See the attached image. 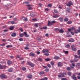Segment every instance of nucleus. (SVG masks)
<instances>
[{"label":"nucleus","instance_id":"nucleus-28","mask_svg":"<svg viewBox=\"0 0 80 80\" xmlns=\"http://www.w3.org/2000/svg\"><path fill=\"white\" fill-rule=\"evenodd\" d=\"M31 17H34V12H31L30 13Z\"/></svg>","mask_w":80,"mask_h":80},{"label":"nucleus","instance_id":"nucleus-53","mask_svg":"<svg viewBox=\"0 0 80 80\" xmlns=\"http://www.w3.org/2000/svg\"><path fill=\"white\" fill-rule=\"evenodd\" d=\"M71 63H72V62H75L74 59V60H71Z\"/></svg>","mask_w":80,"mask_h":80},{"label":"nucleus","instance_id":"nucleus-20","mask_svg":"<svg viewBox=\"0 0 80 80\" xmlns=\"http://www.w3.org/2000/svg\"><path fill=\"white\" fill-rule=\"evenodd\" d=\"M61 66H62V64L60 62H59L58 63V67H61Z\"/></svg>","mask_w":80,"mask_h":80},{"label":"nucleus","instance_id":"nucleus-4","mask_svg":"<svg viewBox=\"0 0 80 80\" xmlns=\"http://www.w3.org/2000/svg\"><path fill=\"white\" fill-rule=\"evenodd\" d=\"M42 52L43 53H48L49 52V51L48 49H43Z\"/></svg>","mask_w":80,"mask_h":80},{"label":"nucleus","instance_id":"nucleus-31","mask_svg":"<svg viewBox=\"0 0 80 80\" xmlns=\"http://www.w3.org/2000/svg\"><path fill=\"white\" fill-rule=\"evenodd\" d=\"M30 66H31V67H34V66H35V64H34L33 63H31Z\"/></svg>","mask_w":80,"mask_h":80},{"label":"nucleus","instance_id":"nucleus-39","mask_svg":"<svg viewBox=\"0 0 80 80\" xmlns=\"http://www.w3.org/2000/svg\"><path fill=\"white\" fill-rule=\"evenodd\" d=\"M29 3V2L27 1H25L24 2V3H25V4H28Z\"/></svg>","mask_w":80,"mask_h":80},{"label":"nucleus","instance_id":"nucleus-3","mask_svg":"<svg viewBox=\"0 0 80 80\" xmlns=\"http://www.w3.org/2000/svg\"><path fill=\"white\" fill-rule=\"evenodd\" d=\"M66 5L68 7H70L71 5H73V3H72V2L70 1L68 2V4H66Z\"/></svg>","mask_w":80,"mask_h":80},{"label":"nucleus","instance_id":"nucleus-21","mask_svg":"<svg viewBox=\"0 0 80 80\" xmlns=\"http://www.w3.org/2000/svg\"><path fill=\"white\" fill-rule=\"evenodd\" d=\"M28 78H32V75L31 74H29L28 76Z\"/></svg>","mask_w":80,"mask_h":80},{"label":"nucleus","instance_id":"nucleus-8","mask_svg":"<svg viewBox=\"0 0 80 80\" xmlns=\"http://www.w3.org/2000/svg\"><path fill=\"white\" fill-rule=\"evenodd\" d=\"M80 33V28H79V30H76L75 31V33Z\"/></svg>","mask_w":80,"mask_h":80},{"label":"nucleus","instance_id":"nucleus-55","mask_svg":"<svg viewBox=\"0 0 80 80\" xmlns=\"http://www.w3.org/2000/svg\"><path fill=\"white\" fill-rule=\"evenodd\" d=\"M27 64H28V65H30L31 64V63H30V62H28Z\"/></svg>","mask_w":80,"mask_h":80},{"label":"nucleus","instance_id":"nucleus-62","mask_svg":"<svg viewBox=\"0 0 80 80\" xmlns=\"http://www.w3.org/2000/svg\"><path fill=\"white\" fill-rule=\"evenodd\" d=\"M75 28H74V27H72V28H71V30H73Z\"/></svg>","mask_w":80,"mask_h":80},{"label":"nucleus","instance_id":"nucleus-9","mask_svg":"<svg viewBox=\"0 0 80 80\" xmlns=\"http://www.w3.org/2000/svg\"><path fill=\"white\" fill-rule=\"evenodd\" d=\"M76 67L77 68H80V63L78 62L77 63Z\"/></svg>","mask_w":80,"mask_h":80},{"label":"nucleus","instance_id":"nucleus-54","mask_svg":"<svg viewBox=\"0 0 80 80\" xmlns=\"http://www.w3.org/2000/svg\"><path fill=\"white\" fill-rule=\"evenodd\" d=\"M23 58H19L20 60H23Z\"/></svg>","mask_w":80,"mask_h":80},{"label":"nucleus","instance_id":"nucleus-63","mask_svg":"<svg viewBox=\"0 0 80 80\" xmlns=\"http://www.w3.org/2000/svg\"><path fill=\"white\" fill-rule=\"evenodd\" d=\"M19 41H23V38H21L19 39Z\"/></svg>","mask_w":80,"mask_h":80},{"label":"nucleus","instance_id":"nucleus-58","mask_svg":"<svg viewBox=\"0 0 80 80\" xmlns=\"http://www.w3.org/2000/svg\"><path fill=\"white\" fill-rule=\"evenodd\" d=\"M5 45V43H3L2 44H0V46H4V45Z\"/></svg>","mask_w":80,"mask_h":80},{"label":"nucleus","instance_id":"nucleus-33","mask_svg":"<svg viewBox=\"0 0 80 80\" xmlns=\"http://www.w3.org/2000/svg\"><path fill=\"white\" fill-rule=\"evenodd\" d=\"M74 56L75 58H79V56H77V55H75Z\"/></svg>","mask_w":80,"mask_h":80},{"label":"nucleus","instance_id":"nucleus-13","mask_svg":"<svg viewBox=\"0 0 80 80\" xmlns=\"http://www.w3.org/2000/svg\"><path fill=\"white\" fill-rule=\"evenodd\" d=\"M16 33H15V32L11 34V36H12V37H16Z\"/></svg>","mask_w":80,"mask_h":80},{"label":"nucleus","instance_id":"nucleus-42","mask_svg":"<svg viewBox=\"0 0 80 80\" xmlns=\"http://www.w3.org/2000/svg\"><path fill=\"white\" fill-rule=\"evenodd\" d=\"M20 37H23V34L22 33L19 35Z\"/></svg>","mask_w":80,"mask_h":80},{"label":"nucleus","instance_id":"nucleus-24","mask_svg":"<svg viewBox=\"0 0 80 80\" xmlns=\"http://www.w3.org/2000/svg\"><path fill=\"white\" fill-rule=\"evenodd\" d=\"M6 48H12V46L11 45H8L6 46Z\"/></svg>","mask_w":80,"mask_h":80},{"label":"nucleus","instance_id":"nucleus-57","mask_svg":"<svg viewBox=\"0 0 80 80\" xmlns=\"http://www.w3.org/2000/svg\"><path fill=\"white\" fill-rule=\"evenodd\" d=\"M62 80H67V78H61Z\"/></svg>","mask_w":80,"mask_h":80},{"label":"nucleus","instance_id":"nucleus-16","mask_svg":"<svg viewBox=\"0 0 80 80\" xmlns=\"http://www.w3.org/2000/svg\"><path fill=\"white\" fill-rule=\"evenodd\" d=\"M13 70V69L10 68L8 70V71L9 72H12Z\"/></svg>","mask_w":80,"mask_h":80},{"label":"nucleus","instance_id":"nucleus-11","mask_svg":"<svg viewBox=\"0 0 80 80\" xmlns=\"http://www.w3.org/2000/svg\"><path fill=\"white\" fill-rule=\"evenodd\" d=\"M71 77H72L73 79L74 80H77V77L75 75H73L72 76H71Z\"/></svg>","mask_w":80,"mask_h":80},{"label":"nucleus","instance_id":"nucleus-51","mask_svg":"<svg viewBox=\"0 0 80 80\" xmlns=\"http://www.w3.org/2000/svg\"><path fill=\"white\" fill-rule=\"evenodd\" d=\"M2 42H6V39H2Z\"/></svg>","mask_w":80,"mask_h":80},{"label":"nucleus","instance_id":"nucleus-10","mask_svg":"<svg viewBox=\"0 0 80 80\" xmlns=\"http://www.w3.org/2000/svg\"><path fill=\"white\" fill-rule=\"evenodd\" d=\"M54 59H55V60H58V59H60V57L55 56L54 57Z\"/></svg>","mask_w":80,"mask_h":80},{"label":"nucleus","instance_id":"nucleus-14","mask_svg":"<svg viewBox=\"0 0 80 80\" xmlns=\"http://www.w3.org/2000/svg\"><path fill=\"white\" fill-rule=\"evenodd\" d=\"M7 63L8 65H11L12 63V62L11 61H8L7 62Z\"/></svg>","mask_w":80,"mask_h":80},{"label":"nucleus","instance_id":"nucleus-48","mask_svg":"<svg viewBox=\"0 0 80 80\" xmlns=\"http://www.w3.org/2000/svg\"><path fill=\"white\" fill-rule=\"evenodd\" d=\"M24 49H25V50H28V49H29V48L27 47H26L24 48Z\"/></svg>","mask_w":80,"mask_h":80},{"label":"nucleus","instance_id":"nucleus-43","mask_svg":"<svg viewBox=\"0 0 80 80\" xmlns=\"http://www.w3.org/2000/svg\"><path fill=\"white\" fill-rule=\"evenodd\" d=\"M11 23L12 24H14L15 23V22L14 21H12L11 22Z\"/></svg>","mask_w":80,"mask_h":80},{"label":"nucleus","instance_id":"nucleus-40","mask_svg":"<svg viewBox=\"0 0 80 80\" xmlns=\"http://www.w3.org/2000/svg\"><path fill=\"white\" fill-rule=\"evenodd\" d=\"M64 20L65 22H67L68 20V18H65L64 19Z\"/></svg>","mask_w":80,"mask_h":80},{"label":"nucleus","instance_id":"nucleus-61","mask_svg":"<svg viewBox=\"0 0 80 80\" xmlns=\"http://www.w3.org/2000/svg\"><path fill=\"white\" fill-rule=\"evenodd\" d=\"M67 37H71L72 36L71 35H67Z\"/></svg>","mask_w":80,"mask_h":80},{"label":"nucleus","instance_id":"nucleus-35","mask_svg":"<svg viewBox=\"0 0 80 80\" xmlns=\"http://www.w3.org/2000/svg\"><path fill=\"white\" fill-rule=\"evenodd\" d=\"M72 50H73V51H77V48H72Z\"/></svg>","mask_w":80,"mask_h":80},{"label":"nucleus","instance_id":"nucleus-45","mask_svg":"<svg viewBox=\"0 0 80 80\" xmlns=\"http://www.w3.org/2000/svg\"><path fill=\"white\" fill-rule=\"evenodd\" d=\"M66 48H69L70 47V45L69 44H67L66 46Z\"/></svg>","mask_w":80,"mask_h":80},{"label":"nucleus","instance_id":"nucleus-1","mask_svg":"<svg viewBox=\"0 0 80 80\" xmlns=\"http://www.w3.org/2000/svg\"><path fill=\"white\" fill-rule=\"evenodd\" d=\"M56 23V21H48V26H51V25H52L53 23Z\"/></svg>","mask_w":80,"mask_h":80},{"label":"nucleus","instance_id":"nucleus-17","mask_svg":"<svg viewBox=\"0 0 80 80\" xmlns=\"http://www.w3.org/2000/svg\"><path fill=\"white\" fill-rule=\"evenodd\" d=\"M58 20H60V21H61V22H62V21L63 20V18L61 17L59 18Z\"/></svg>","mask_w":80,"mask_h":80},{"label":"nucleus","instance_id":"nucleus-36","mask_svg":"<svg viewBox=\"0 0 80 80\" xmlns=\"http://www.w3.org/2000/svg\"><path fill=\"white\" fill-rule=\"evenodd\" d=\"M72 23V21H69L67 22V23L68 24H71Z\"/></svg>","mask_w":80,"mask_h":80},{"label":"nucleus","instance_id":"nucleus-46","mask_svg":"<svg viewBox=\"0 0 80 80\" xmlns=\"http://www.w3.org/2000/svg\"><path fill=\"white\" fill-rule=\"evenodd\" d=\"M47 66L49 68H51V65L50 64H48L47 65Z\"/></svg>","mask_w":80,"mask_h":80},{"label":"nucleus","instance_id":"nucleus-34","mask_svg":"<svg viewBox=\"0 0 80 80\" xmlns=\"http://www.w3.org/2000/svg\"><path fill=\"white\" fill-rule=\"evenodd\" d=\"M67 11L68 12H70V9L68 8H67Z\"/></svg>","mask_w":80,"mask_h":80},{"label":"nucleus","instance_id":"nucleus-41","mask_svg":"<svg viewBox=\"0 0 80 80\" xmlns=\"http://www.w3.org/2000/svg\"><path fill=\"white\" fill-rule=\"evenodd\" d=\"M42 74H44V72H41L39 73L40 75H42Z\"/></svg>","mask_w":80,"mask_h":80},{"label":"nucleus","instance_id":"nucleus-29","mask_svg":"<svg viewBox=\"0 0 80 80\" xmlns=\"http://www.w3.org/2000/svg\"><path fill=\"white\" fill-rule=\"evenodd\" d=\"M28 21V19L27 18H24L23 19V21H24V22H26Z\"/></svg>","mask_w":80,"mask_h":80},{"label":"nucleus","instance_id":"nucleus-19","mask_svg":"<svg viewBox=\"0 0 80 80\" xmlns=\"http://www.w3.org/2000/svg\"><path fill=\"white\" fill-rule=\"evenodd\" d=\"M24 33L25 35V37H29V35H27V33L26 32H24Z\"/></svg>","mask_w":80,"mask_h":80},{"label":"nucleus","instance_id":"nucleus-22","mask_svg":"<svg viewBox=\"0 0 80 80\" xmlns=\"http://www.w3.org/2000/svg\"><path fill=\"white\" fill-rule=\"evenodd\" d=\"M60 29L58 28H55L54 29V30L55 31H56V32H59Z\"/></svg>","mask_w":80,"mask_h":80},{"label":"nucleus","instance_id":"nucleus-30","mask_svg":"<svg viewBox=\"0 0 80 80\" xmlns=\"http://www.w3.org/2000/svg\"><path fill=\"white\" fill-rule=\"evenodd\" d=\"M27 6H28V8L29 10H31L32 9V8L30 7V5H26Z\"/></svg>","mask_w":80,"mask_h":80},{"label":"nucleus","instance_id":"nucleus-25","mask_svg":"<svg viewBox=\"0 0 80 80\" xmlns=\"http://www.w3.org/2000/svg\"><path fill=\"white\" fill-rule=\"evenodd\" d=\"M14 26H12V27H11L9 28V30H13V28H14Z\"/></svg>","mask_w":80,"mask_h":80},{"label":"nucleus","instance_id":"nucleus-60","mask_svg":"<svg viewBox=\"0 0 80 80\" xmlns=\"http://www.w3.org/2000/svg\"><path fill=\"white\" fill-rule=\"evenodd\" d=\"M22 70H26V68H22Z\"/></svg>","mask_w":80,"mask_h":80},{"label":"nucleus","instance_id":"nucleus-47","mask_svg":"<svg viewBox=\"0 0 80 80\" xmlns=\"http://www.w3.org/2000/svg\"><path fill=\"white\" fill-rule=\"evenodd\" d=\"M44 55H46V56H48V55H49V54L46 53H44Z\"/></svg>","mask_w":80,"mask_h":80},{"label":"nucleus","instance_id":"nucleus-59","mask_svg":"<svg viewBox=\"0 0 80 80\" xmlns=\"http://www.w3.org/2000/svg\"><path fill=\"white\" fill-rule=\"evenodd\" d=\"M50 63L52 65H54V63H53L52 62H51Z\"/></svg>","mask_w":80,"mask_h":80},{"label":"nucleus","instance_id":"nucleus-32","mask_svg":"<svg viewBox=\"0 0 80 80\" xmlns=\"http://www.w3.org/2000/svg\"><path fill=\"white\" fill-rule=\"evenodd\" d=\"M68 74L69 76H71V75H72V72H68Z\"/></svg>","mask_w":80,"mask_h":80},{"label":"nucleus","instance_id":"nucleus-50","mask_svg":"<svg viewBox=\"0 0 80 80\" xmlns=\"http://www.w3.org/2000/svg\"><path fill=\"white\" fill-rule=\"evenodd\" d=\"M34 26L36 27H37V28L38 27V24H37V23L35 24Z\"/></svg>","mask_w":80,"mask_h":80},{"label":"nucleus","instance_id":"nucleus-49","mask_svg":"<svg viewBox=\"0 0 80 80\" xmlns=\"http://www.w3.org/2000/svg\"><path fill=\"white\" fill-rule=\"evenodd\" d=\"M48 78H47V77H44L43 78V80H47Z\"/></svg>","mask_w":80,"mask_h":80},{"label":"nucleus","instance_id":"nucleus-5","mask_svg":"<svg viewBox=\"0 0 80 80\" xmlns=\"http://www.w3.org/2000/svg\"><path fill=\"white\" fill-rule=\"evenodd\" d=\"M0 77H1L2 78H7V76H6L5 75V74H2L0 75Z\"/></svg>","mask_w":80,"mask_h":80},{"label":"nucleus","instance_id":"nucleus-27","mask_svg":"<svg viewBox=\"0 0 80 80\" xmlns=\"http://www.w3.org/2000/svg\"><path fill=\"white\" fill-rule=\"evenodd\" d=\"M67 69L68 71H70L71 70V68L70 67H68L67 68Z\"/></svg>","mask_w":80,"mask_h":80},{"label":"nucleus","instance_id":"nucleus-23","mask_svg":"<svg viewBox=\"0 0 80 80\" xmlns=\"http://www.w3.org/2000/svg\"><path fill=\"white\" fill-rule=\"evenodd\" d=\"M37 60L39 61V62H42V59L40 58H39L37 59Z\"/></svg>","mask_w":80,"mask_h":80},{"label":"nucleus","instance_id":"nucleus-6","mask_svg":"<svg viewBox=\"0 0 80 80\" xmlns=\"http://www.w3.org/2000/svg\"><path fill=\"white\" fill-rule=\"evenodd\" d=\"M6 67L5 65L0 64V69H3Z\"/></svg>","mask_w":80,"mask_h":80},{"label":"nucleus","instance_id":"nucleus-52","mask_svg":"<svg viewBox=\"0 0 80 80\" xmlns=\"http://www.w3.org/2000/svg\"><path fill=\"white\" fill-rule=\"evenodd\" d=\"M71 34H72V35H74V32H73L72 31L71 32Z\"/></svg>","mask_w":80,"mask_h":80},{"label":"nucleus","instance_id":"nucleus-18","mask_svg":"<svg viewBox=\"0 0 80 80\" xmlns=\"http://www.w3.org/2000/svg\"><path fill=\"white\" fill-rule=\"evenodd\" d=\"M59 32L60 33H63L64 31H63V29H61L60 30L59 29Z\"/></svg>","mask_w":80,"mask_h":80},{"label":"nucleus","instance_id":"nucleus-2","mask_svg":"<svg viewBox=\"0 0 80 80\" xmlns=\"http://www.w3.org/2000/svg\"><path fill=\"white\" fill-rule=\"evenodd\" d=\"M65 75H66V73H60V74L58 75V77L60 78H62V77H65Z\"/></svg>","mask_w":80,"mask_h":80},{"label":"nucleus","instance_id":"nucleus-15","mask_svg":"<svg viewBox=\"0 0 80 80\" xmlns=\"http://www.w3.org/2000/svg\"><path fill=\"white\" fill-rule=\"evenodd\" d=\"M69 42H74V40L73 39L71 38L68 40Z\"/></svg>","mask_w":80,"mask_h":80},{"label":"nucleus","instance_id":"nucleus-26","mask_svg":"<svg viewBox=\"0 0 80 80\" xmlns=\"http://www.w3.org/2000/svg\"><path fill=\"white\" fill-rule=\"evenodd\" d=\"M52 5L51 3H49L48 5V7H52Z\"/></svg>","mask_w":80,"mask_h":80},{"label":"nucleus","instance_id":"nucleus-56","mask_svg":"<svg viewBox=\"0 0 80 80\" xmlns=\"http://www.w3.org/2000/svg\"><path fill=\"white\" fill-rule=\"evenodd\" d=\"M8 29H5V30H4L3 31L4 32H8Z\"/></svg>","mask_w":80,"mask_h":80},{"label":"nucleus","instance_id":"nucleus-44","mask_svg":"<svg viewBox=\"0 0 80 80\" xmlns=\"http://www.w3.org/2000/svg\"><path fill=\"white\" fill-rule=\"evenodd\" d=\"M54 12H55V13H58V11L56 9H54Z\"/></svg>","mask_w":80,"mask_h":80},{"label":"nucleus","instance_id":"nucleus-37","mask_svg":"<svg viewBox=\"0 0 80 80\" xmlns=\"http://www.w3.org/2000/svg\"><path fill=\"white\" fill-rule=\"evenodd\" d=\"M45 60H46V61H50V60H51V59L50 58H48L46 59H45Z\"/></svg>","mask_w":80,"mask_h":80},{"label":"nucleus","instance_id":"nucleus-12","mask_svg":"<svg viewBox=\"0 0 80 80\" xmlns=\"http://www.w3.org/2000/svg\"><path fill=\"white\" fill-rule=\"evenodd\" d=\"M29 55L31 57H34V56H35V54L32 52H31L30 53Z\"/></svg>","mask_w":80,"mask_h":80},{"label":"nucleus","instance_id":"nucleus-7","mask_svg":"<svg viewBox=\"0 0 80 80\" xmlns=\"http://www.w3.org/2000/svg\"><path fill=\"white\" fill-rule=\"evenodd\" d=\"M60 17V16L58 15L57 14H54V15L52 16V17L53 18H57L58 17Z\"/></svg>","mask_w":80,"mask_h":80},{"label":"nucleus","instance_id":"nucleus-38","mask_svg":"<svg viewBox=\"0 0 80 80\" xmlns=\"http://www.w3.org/2000/svg\"><path fill=\"white\" fill-rule=\"evenodd\" d=\"M44 71L45 72H48L49 71V69H46L45 70H44Z\"/></svg>","mask_w":80,"mask_h":80},{"label":"nucleus","instance_id":"nucleus-64","mask_svg":"<svg viewBox=\"0 0 80 80\" xmlns=\"http://www.w3.org/2000/svg\"><path fill=\"white\" fill-rule=\"evenodd\" d=\"M17 80H21V78H17Z\"/></svg>","mask_w":80,"mask_h":80}]
</instances>
